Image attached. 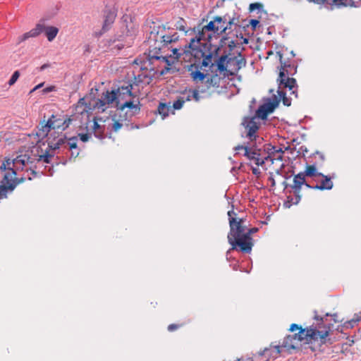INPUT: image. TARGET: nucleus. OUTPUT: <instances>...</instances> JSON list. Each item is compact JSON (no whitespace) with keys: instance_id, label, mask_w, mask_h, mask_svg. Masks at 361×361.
<instances>
[{"instance_id":"obj_44","label":"nucleus","mask_w":361,"mask_h":361,"mask_svg":"<svg viewBox=\"0 0 361 361\" xmlns=\"http://www.w3.org/2000/svg\"><path fill=\"white\" fill-rule=\"evenodd\" d=\"M184 23L185 20L183 18H180L176 24V28L181 31H185Z\"/></svg>"},{"instance_id":"obj_11","label":"nucleus","mask_w":361,"mask_h":361,"mask_svg":"<svg viewBox=\"0 0 361 361\" xmlns=\"http://www.w3.org/2000/svg\"><path fill=\"white\" fill-rule=\"evenodd\" d=\"M116 109L123 111L126 108L129 109V111L126 112V119H130L133 116L138 114L140 112V102L137 99L136 103L132 100H126L121 102H117Z\"/></svg>"},{"instance_id":"obj_30","label":"nucleus","mask_w":361,"mask_h":361,"mask_svg":"<svg viewBox=\"0 0 361 361\" xmlns=\"http://www.w3.org/2000/svg\"><path fill=\"white\" fill-rule=\"evenodd\" d=\"M203 60L202 62V65L204 67L213 66L214 63H212V59L214 57V54H211L210 52L208 54H205L202 53Z\"/></svg>"},{"instance_id":"obj_36","label":"nucleus","mask_w":361,"mask_h":361,"mask_svg":"<svg viewBox=\"0 0 361 361\" xmlns=\"http://www.w3.org/2000/svg\"><path fill=\"white\" fill-rule=\"evenodd\" d=\"M191 98H193L196 102L200 101V97L199 95V90H189V94L185 98L186 101H190Z\"/></svg>"},{"instance_id":"obj_39","label":"nucleus","mask_w":361,"mask_h":361,"mask_svg":"<svg viewBox=\"0 0 361 361\" xmlns=\"http://www.w3.org/2000/svg\"><path fill=\"white\" fill-rule=\"evenodd\" d=\"M227 38H224L220 41V44L218 47H215L214 50H212L210 53L214 54V57H217L220 54L221 51V47L225 44L224 40H226Z\"/></svg>"},{"instance_id":"obj_40","label":"nucleus","mask_w":361,"mask_h":361,"mask_svg":"<svg viewBox=\"0 0 361 361\" xmlns=\"http://www.w3.org/2000/svg\"><path fill=\"white\" fill-rule=\"evenodd\" d=\"M20 75V74L19 71H16L13 72V73L12 74L10 80L8 82V84L9 85V86H12V85H13L16 83V82L19 78Z\"/></svg>"},{"instance_id":"obj_31","label":"nucleus","mask_w":361,"mask_h":361,"mask_svg":"<svg viewBox=\"0 0 361 361\" xmlns=\"http://www.w3.org/2000/svg\"><path fill=\"white\" fill-rule=\"evenodd\" d=\"M283 88L279 89L278 87L277 93L280 98L282 99L283 105L290 106L291 104V99L286 97V92L283 90Z\"/></svg>"},{"instance_id":"obj_47","label":"nucleus","mask_w":361,"mask_h":361,"mask_svg":"<svg viewBox=\"0 0 361 361\" xmlns=\"http://www.w3.org/2000/svg\"><path fill=\"white\" fill-rule=\"evenodd\" d=\"M78 136L80 137L81 141L85 142L89 140L90 137H91V135L88 133H79Z\"/></svg>"},{"instance_id":"obj_20","label":"nucleus","mask_w":361,"mask_h":361,"mask_svg":"<svg viewBox=\"0 0 361 361\" xmlns=\"http://www.w3.org/2000/svg\"><path fill=\"white\" fill-rule=\"evenodd\" d=\"M268 102H266L262 104L265 110L267 111L268 114L272 113L275 108L278 106L280 99H279L276 95H274L271 99H268Z\"/></svg>"},{"instance_id":"obj_24","label":"nucleus","mask_w":361,"mask_h":361,"mask_svg":"<svg viewBox=\"0 0 361 361\" xmlns=\"http://www.w3.org/2000/svg\"><path fill=\"white\" fill-rule=\"evenodd\" d=\"M5 166H6L8 171L6 173H12L13 178H16V162L15 159H11L9 158H5V160L3 161Z\"/></svg>"},{"instance_id":"obj_2","label":"nucleus","mask_w":361,"mask_h":361,"mask_svg":"<svg viewBox=\"0 0 361 361\" xmlns=\"http://www.w3.org/2000/svg\"><path fill=\"white\" fill-rule=\"evenodd\" d=\"M47 142L48 147L45 153L40 155L38 159L44 163L49 164L51 159L54 157L55 154H63L66 149L71 151L69 160H71L73 158L75 159L80 154L77 145V137H72L67 139L66 135H61L53 137V140H51V137H49L47 138Z\"/></svg>"},{"instance_id":"obj_12","label":"nucleus","mask_w":361,"mask_h":361,"mask_svg":"<svg viewBox=\"0 0 361 361\" xmlns=\"http://www.w3.org/2000/svg\"><path fill=\"white\" fill-rule=\"evenodd\" d=\"M116 17V14L114 11H113L111 9L106 10L104 11V23L102 25V29L99 32H94V36L96 37H100L102 35H103L105 32L109 31L113 25V23L115 21Z\"/></svg>"},{"instance_id":"obj_22","label":"nucleus","mask_w":361,"mask_h":361,"mask_svg":"<svg viewBox=\"0 0 361 361\" xmlns=\"http://www.w3.org/2000/svg\"><path fill=\"white\" fill-rule=\"evenodd\" d=\"M30 157L26 154H20L15 158L16 170H23V167L30 161Z\"/></svg>"},{"instance_id":"obj_56","label":"nucleus","mask_w":361,"mask_h":361,"mask_svg":"<svg viewBox=\"0 0 361 361\" xmlns=\"http://www.w3.org/2000/svg\"><path fill=\"white\" fill-rule=\"evenodd\" d=\"M54 90H55V87L54 86H49V87H47L44 88L43 90V92L44 93H48V92L54 91Z\"/></svg>"},{"instance_id":"obj_8","label":"nucleus","mask_w":361,"mask_h":361,"mask_svg":"<svg viewBox=\"0 0 361 361\" xmlns=\"http://www.w3.org/2000/svg\"><path fill=\"white\" fill-rule=\"evenodd\" d=\"M304 330H300L298 333L286 336L284 338L283 343L280 344L282 350L291 353V350L298 349L300 345V342L305 341V338H302Z\"/></svg>"},{"instance_id":"obj_29","label":"nucleus","mask_w":361,"mask_h":361,"mask_svg":"<svg viewBox=\"0 0 361 361\" xmlns=\"http://www.w3.org/2000/svg\"><path fill=\"white\" fill-rule=\"evenodd\" d=\"M301 200L300 193H294V196H288L287 202L284 204L290 207L292 204H297Z\"/></svg>"},{"instance_id":"obj_38","label":"nucleus","mask_w":361,"mask_h":361,"mask_svg":"<svg viewBox=\"0 0 361 361\" xmlns=\"http://www.w3.org/2000/svg\"><path fill=\"white\" fill-rule=\"evenodd\" d=\"M203 38V36L202 35H200L199 37H195V38H192L190 39V42L188 44V47L192 50H195L197 49V45L195 44H198L200 42V41Z\"/></svg>"},{"instance_id":"obj_3","label":"nucleus","mask_w":361,"mask_h":361,"mask_svg":"<svg viewBox=\"0 0 361 361\" xmlns=\"http://www.w3.org/2000/svg\"><path fill=\"white\" fill-rule=\"evenodd\" d=\"M314 319L318 322L317 325L312 324L310 326H307L306 328H302V326H298L296 324H293L290 325L289 331L291 332H294L296 330L300 331V330H304V334L302 338H305V341L307 342L314 341H319L321 344H325L327 342H329L330 344L332 343L330 338L327 339V337L329 335L330 326H326L324 330H320L322 328L321 324L324 322V318L321 317L318 315L317 312L315 310L314 312Z\"/></svg>"},{"instance_id":"obj_19","label":"nucleus","mask_w":361,"mask_h":361,"mask_svg":"<svg viewBox=\"0 0 361 361\" xmlns=\"http://www.w3.org/2000/svg\"><path fill=\"white\" fill-rule=\"evenodd\" d=\"M203 82L205 84V88L200 89V91L201 92H205L212 87H219V79L217 74L211 76H208V75H207V78H205Z\"/></svg>"},{"instance_id":"obj_48","label":"nucleus","mask_w":361,"mask_h":361,"mask_svg":"<svg viewBox=\"0 0 361 361\" xmlns=\"http://www.w3.org/2000/svg\"><path fill=\"white\" fill-rule=\"evenodd\" d=\"M123 124L119 121L114 122L111 126V130L114 132H117L121 127Z\"/></svg>"},{"instance_id":"obj_32","label":"nucleus","mask_w":361,"mask_h":361,"mask_svg":"<svg viewBox=\"0 0 361 361\" xmlns=\"http://www.w3.org/2000/svg\"><path fill=\"white\" fill-rule=\"evenodd\" d=\"M155 60H159L164 62L167 66H170L175 63V60L172 59V55L170 56H154L153 55Z\"/></svg>"},{"instance_id":"obj_16","label":"nucleus","mask_w":361,"mask_h":361,"mask_svg":"<svg viewBox=\"0 0 361 361\" xmlns=\"http://www.w3.org/2000/svg\"><path fill=\"white\" fill-rule=\"evenodd\" d=\"M302 185H305L308 188H311V185L306 182L305 177L300 172L294 176L293 184L290 185V187L294 190V193H300Z\"/></svg>"},{"instance_id":"obj_35","label":"nucleus","mask_w":361,"mask_h":361,"mask_svg":"<svg viewBox=\"0 0 361 361\" xmlns=\"http://www.w3.org/2000/svg\"><path fill=\"white\" fill-rule=\"evenodd\" d=\"M185 102L186 100L183 97H179L177 100L173 102L172 113L174 114V110L180 109Z\"/></svg>"},{"instance_id":"obj_51","label":"nucleus","mask_w":361,"mask_h":361,"mask_svg":"<svg viewBox=\"0 0 361 361\" xmlns=\"http://www.w3.org/2000/svg\"><path fill=\"white\" fill-rule=\"evenodd\" d=\"M72 121L73 119L71 118L66 119L62 123V130L66 129L70 126Z\"/></svg>"},{"instance_id":"obj_33","label":"nucleus","mask_w":361,"mask_h":361,"mask_svg":"<svg viewBox=\"0 0 361 361\" xmlns=\"http://www.w3.org/2000/svg\"><path fill=\"white\" fill-rule=\"evenodd\" d=\"M268 113L265 110L264 107L262 105H260L256 111L255 121L256 122V118H261L262 120L266 119L267 117Z\"/></svg>"},{"instance_id":"obj_4","label":"nucleus","mask_w":361,"mask_h":361,"mask_svg":"<svg viewBox=\"0 0 361 361\" xmlns=\"http://www.w3.org/2000/svg\"><path fill=\"white\" fill-rule=\"evenodd\" d=\"M277 54L279 56L281 63L279 78H277L279 89L288 88L290 91V94H294L297 98L298 85L295 79L290 76L294 75L297 73L298 65L295 61H283V54L280 51H278Z\"/></svg>"},{"instance_id":"obj_25","label":"nucleus","mask_w":361,"mask_h":361,"mask_svg":"<svg viewBox=\"0 0 361 361\" xmlns=\"http://www.w3.org/2000/svg\"><path fill=\"white\" fill-rule=\"evenodd\" d=\"M171 109V106H170V103L166 104L161 102L158 106L157 112L161 116L162 119H164L166 117L169 116Z\"/></svg>"},{"instance_id":"obj_64","label":"nucleus","mask_w":361,"mask_h":361,"mask_svg":"<svg viewBox=\"0 0 361 361\" xmlns=\"http://www.w3.org/2000/svg\"><path fill=\"white\" fill-rule=\"evenodd\" d=\"M0 171H8L6 166H5V165L4 164V162L2 163V164L0 166Z\"/></svg>"},{"instance_id":"obj_6","label":"nucleus","mask_w":361,"mask_h":361,"mask_svg":"<svg viewBox=\"0 0 361 361\" xmlns=\"http://www.w3.org/2000/svg\"><path fill=\"white\" fill-rule=\"evenodd\" d=\"M243 226L244 227L243 231L240 232L238 236H232L231 241H228L232 247L227 252V255L234 250L247 254L251 252L253 247L251 235L258 231V228H247L244 223H243Z\"/></svg>"},{"instance_id":"obj_27","label":"nucleus","mask_w":361,"mask_h":361,"mask_svg":"<svg viewBox=\"0 0 361 361\" xmlns=\"http://www.w3.org/2000/svg\"><path fill=\"white\" fill-rule=\"evenodd\" d=\"M268 352L267 350H263L261 352H259L257 354L254 355L253 357L248 359L249 361H269L270 359V356H266V353Z\"/></svg>"},{"instance_id":"obj_18","label":"nucleus","mask_w":361,"mask_h":361,"mask_svg":"<svg viewBox=\"0 0 361 361\" xmlns=\"http://www.w3.org/2000/svg\"><path fill=\"white\" fill-rule=\"evenodd\" d=\"M318 176L322 177L323 179L319 184L311 185V189L324 190H331L333 188L334 184L331 180V178L322 173H318Z\"/></svg>"},{"instance_id":"obj_45","label":"nucleus","mask_w":361,"mask_h":361,"mask_svg":"<svg viewBox=\"0 0 361 361\" xmlns=\"http://www.w3.org/2000/svg\"><path fill=\"white\" fill-rule=\"evenodd\" d=\"M173 55L172 59H174L175 61L178 60L182 54L179 51V49L177 48H174L172 49Z\"/></svg>"},{"instance_id":"obj_50","label":"nucleus","mask_w":361,"mask_h":361,"mask_svg":"<svg viewBox=\"0 0 361 361\" xmlns=\"http://www.w3.org/2000/svg\"><path fill=\"white\" fill-rule=\"evenodd\" d=\"M361 320V312L360 313V315L355 314L354 318L350 321L348 323L351 325V326H353V324L357 323Z\"/></svg>"},{"instance_id":"obj_62","label":"nucleus","mask_w":361,"mask_h":361,"mask_svg":"<svg viewBox=\"0 0 361 361\" xmlns=\"http://www.w3.org/2000/svg\"><path fill=\"white\" fill-rule=\"evenodd\" d=\"M275 152H276L275 154H281L283 155V151L282 148H276V151H275Z\"/></svg>"},{"instance_id":"obj_5","label":"nucleus","mask_w":361,"mask_h":361,"mask_svg":"<svg viewBox=\"0 0 361 361\" xmlns=\"http://www.w3.org/2000/svg\"><path fill=\"white\" fill-rule=\"evenodd\" d=\"M133 85L128 84L126 86H121L117 89L111 90V91L106 90L104 92L101 98L97 100L95 107L104 111L106 105L115 103L116 107L117 102H125L128 100V97L135 98L136 95L132 92Z\"/></svg>"},{"instance_id":"obj_17","label":"nucleus","mask_w":361,"mask_h":361,"mask_svg":"<svg viewBox=\"0 0 361 361\" xmlns=\"http://www.w3.org/2000/svg\"><path fill=\"white\" fill-rule=\"evenodd\" d=\"M230 53L227 50H224L219 59L215 61V64L217 67V71L221 73L227 71V65L231 61V59L228 57Z\"/></svg>"},{"instance_id":"obj_59","label":"nucleus","mask_w":361,"mask_h":361,"mask_svg":"<svg viewBox=\"0 0 361 361\" xmlns=\"http://www.w3.org/2000/svg\"><path fill=\"white\" fill-rule=\"evenodd\" d=\"M49 67H51V64L50 63H44L42 66L39 67V71H42L45 70L47 68H49Z\"/></svg>"},{"instance_id":"obj_49","label":"nucleus","mask_w":361,"mask_h":361,"mask_svg":"<svg viewBox=\"0 0 361 361\" xmlns=\"http://www.w3.org/2000/svg\"><path fill=\"white\" fill-rule=\"evenodd\" d=\"M182 326L183 324H171L168 326L167 329L169 331H173Z\"/></svg>"},{"instance_id":"obj_9","label":"nucleus","mask_w":361,"mask_h":361,"mask_svg":"<svg viewBox=\"0 0 361 361\" xmlns=\"http://www.w3.org/2000/svg\"><path fill=\"white\" fill-rule=\"evenodd\" d=\"M233 209L228 212V221H229V226L230 231L228 234V241H231L232 236H238L239 233L243 231V223L245 222L243 219H237L235 216L237 215L236 213L233 211V205H232Z\"/></svg>"},{"instance_id":"obj_42","label":"nucleus","mask_w":361,"mask_h":361,"mask_svg":"<svg viewBox=\"0 0 361 361\" xmlns=\"http://www.w3.org/2000/svg\"><path fill=\"white\" fill-rule=\"evenodd\" d=\"M94 135L100 140L106 137V135L104 134V127L101 128V130H96V131H94Z\"/></svg>"},{"instance_id":"obj_61","label":"nucleus","mask_w":361,"mask_h":361,"mask_svg":"<svg viewBox=\"0 0 361 361\" xmlns=\"http://www.w3.org/2000/svg\"><path fill=\"white\" fill-rule=\"evenodd\" d=\"M101 128H102V126H101L99 124H98V123L97 121L94 122V126H93L94 131H96V130H101Z\"/></svg>"},{"instance_id":"obj_58","label":"nucleus","mask_w":361,"mask_h":361,"mask_svg":"<svg viewBox=\"0 0 361 361\" xmlns=\"http://www.w3.org/2000/svg\"><path fill=\"white\" fill-rule=\"evenodd\" d=\"M252 172L254 175L259 176L260 174V171L258 168L252 167Z\"/></svg>"},{"instance_id":"obj_34","label":"nucleus","mask_w":361,"mask_h":361,"mask_svg":"<svg viewBox=\"0 0 361 361\" xmlns=\"http://www.w3.org/2000/svg\"><path fill=\"white\" fill-rule=\"evenodd\" d=\"M235 17L229 18V20L226 26L223 27V25H221V28H222V30L220 31V34L226 33L228 30L231 29L232 25H237V23L235 22Z\"/></svg>"},{"instance_id":"obj_7","label":"nucleus","mask_w":361,"mask_h":361,"mask_svg":"<svg viewBox=\"0 0 361 361\" xmlns=\"http://www.w3.org/2000/svg\"><path fill=\"white\" fill-rule=\"evenodd\" d=\"M42 32H45L47 39L49 42H51L56 37L59 32V29L56 27L45 26L41 23H38L35 28L21 35L19 37V42H23L30 37H35Z\"/></svg>"},{"instance_id":"obj_63","label":"nucleus","mask_w":361,"mask_h":361,"mask_svg":"<svg viewBox=\"0 0 361 361\" xmlns=\"http://www.w3.org/2000/svg\"><path fill=\"white\" fill-rule=\"evenodd\" d=\"M269 180L271 182V186L274 187L276 184L274 178L272 176H271L269 178Z\"/></svg>"},{"instance_id":"obj_43","label":"nucleus","mask_w":361,"mask_h":361,"mask_svg":"<svg viewBox=\"0 0 361 361\" xmlns=\"http://www.w3.org/2000/svg\"><path fill=\"white\" fill-rule=\"evenodd\" d=\"M263 5L260 3H252L250 4L249 9L250 11L252 12L255 11V9H257L259 11L262 10Z\"/></svg>"},{"instance_id":"obj_13","label":"nucleus","mask_w":361,"mask_h":361,"mask_svg":"<svg viewBox=\"0 0 361 361\" xmlns=\"http://www.w3.org/2000/svg\"><path fill=\"white\" fill-rule=\"evenodd\" d=\"M54 116L52 115L51 117L50 118L48 119V121L46 122V123L43 126H42V128L39 129V133L37 134L39 136H41V135H45V136H47L48 137H49V136H48L49 135V133L51 131V129H60L61 128L62 129V126L60 125V123H58V120H53L54 118ZM51 137V140H53V138H51V135H50Z\"/></svg>"},{"instance_id":"obj_52","label":"nucleus","mask_w":361,"mask_h":361,"mask_svg":"<svg viewBox=\"0 0 361 361\" xmlns=\"http://www.w3.org/2000/svg\"><path fill=\"white\" fill-rule=\"evenodd\" d=\"M162 42L164 43V45H167L169 44L172 43V40L170 39V35H164L161 37Z\"/></svg>"},{"instance_id":"obj_60","label":"nucleus","mask_w":361,"mask_h":361,"mask_svg":"<svg viewBox=\"0 0 361 361\" xmlns=\"http://www.w3.org/2000/svg\"><path fill=\"white\" fill-rule=\"evenodd\" d=\"M274 160H280V161H282L283 160V155L279 154H275L274 157H273V161Z\"/></svg>"},{"instance_id":"obj_23","label":"nucleus","mask_w":361,"mask_h":361,"mask_svg":"<svg viewBox=\"0 0 361 361\" xmlns=\"http://www.w3.org/2000/svg\"><path fill=\"white\" fill-rule=\"evenodd\" d=\"M194 66H195V65L191 64L188 67V71H192L190 75H191V77H192V80L194 81H195V82L201 81V82H203V81L205 80V78H207V74H204V73H202L199 70H196L195 71H192V68Z\"/></svg>"},{"instance_id":"obj_14","label":"nucleus","mask_w":361,"mask_h":361,"mask_svg":"<svg viewBox=\"0 0 361 361\" xmlns=\"http://www.w3.org/2000/svg\"><path fill=\"white\" fill-rule=\"evenodd\" d=\"M310 3H314L317 4H329L331 6H336L338 8L341 6H351L357 7L354 0H307Z\"/></svg>"},{"instance_id":"obj_28","label":"nucleus","mask_w":361,"mask_h":361,"mask_svg":"<svg viewBox=\"0 0 361 361\" xmlns=\"http://www.w3.org/2000/svg\"><path fill=\"white\" fill-rule=\"evenodd\" d=\"M305 177H316L318 176V172L317 171V168L314 165H307L306 170L303 172H301Z\"/></svg>"},{"instance_id":"obj_10","label":"nucleus","mask_w":361,"mask_h":361,"mask_svg":"<svg viewBox=\"0 0 361 361\" xmlns=\"http://www.w3.org/2000/svg\"><path fill=\"white\" fill-rule=\"evenodd\" d=\"M20 183L18 178H13L12 173H5L0 184V200L6 198L7 194L14 190Z\"/></svg>"},{"instance_id":"obj_41","label":"nucleus","mask_w":361,"mask_h":361,"mask_svg":"<svg viewBox=\"0 0 361 361\" xmlns=\"http://www.w3.org/2000/svg\"><path fill=\"white\" fill-rule=\"evenodd\" d=\"M161 48L154 47V49H150L149 51V59H154L153 55L154 56H161Z\"/></svg>"},{"instance_id":"obj_1","label":"nucleus","mask_w":361,"mask_h":361,"mask_svg":"<svg viewBox=\"0 0 361 361\" xmlns=\"http://www.w3.org/2000/svg\"><path fill=\"white\" fill-rule=\"evenodd\" d=\"M241 125L244 130L241 131L240 135L249 141L235 147L233 149L244 150L243 156L257 166H263L266 161L273 163V157L275 156L277 147L271 144L262 145L263 138L258 135L259 124L255 121V118L245 117Z\"/></svg>"},{"instance_id":"obj_37","label":"nucleus","mask_w":361,"mask_h":361,"mask_svg":"<svg viewBox=\"0 0 361 361\" xmlns=\"http://www.w3.org/2000/svg\"><path fill=\"white\" fill-rule=\"evenodd\" d=\"M329 316H331V317H333V319H334V322H338V320H337L338 314L336 313H334L333 314H330L329 313H326L324 317L320 316L321 317L324 318V322H323V324H321L322 328L319 329L320 330H324L325 329V326H330V329L331 328V326H332L331 324H325V321L326 320V317H329Z\"/></svg>"},{"instance_id":"obj_55","label":"nucleus","mask_w":361,"mask_h":361,"mask_svg":"<svg viewBox=\"0 0 361 361\" xmlns=\"http://www.w3.org/2000/svg\"><path fill=\"white\" fill-rule=\"evenodd\" d=\"M178 35L177 32H174V34L173 35H170V39L169 40H172V42H176L178 39Z\"/></svg>"},{"instance_id":"obj_15","label":"nucleus","mask_w":361,"mask_h":361,"mask_svg":"<svg viewBox=\"0 0 361 361\" xmlns=\"http://www.w3.org/2000/svg\"><path fill=\"white\" fill-rule=\"evenodd\" d=\"M128 32L129 31L128 30L126 36H124L123 35H116L115 38L114 39H111L113 44H114L116 42H118L114 46V47L117 48L118 50L122 49L125 46L130 47L133 38L131 37V35L130 36L128 35Z\"/></svg>"},{"instance_id":"obj_53","label":"nucleus","mask_w":361,"mask_h":361,"mask_svg":"<svg viewBox=\"0 0 361 361\" xmlns=\"http://www.w3.org/2000/svg\"><path fill=\"white\" fill-rule=\"evenodd\" d=\"M250 25L252 27V29L253 30H255L257 26L259 24V21L258 20H257V19H252L250 21Z\"/></svg>"},{"instance_id":"obj_46","label":"nucleus","mask_w":361,"mask_h":361,"mask_svg":"<svg viewBox=\"0 0 361 361\" xmlns=\"http://www.w3.org/2000/svg\"><path fill=\"white\" fill-rule=\"evenodd\" d=\"M214 22L218 24L225 23L226 22V16H215L214 18Z\"/></svg>"},{"instance_id":"obj_21","label":"nucleus","mask_w":361,"mask_h":361,"mask_svg":"<svg viewBox=\"0 0 361 361\" xmlns=\"http://www.w3.org/2000/svg\"><path fill=\"white\" fill-rule=\"evenodd\" d=\"M268 350V352L266 353V356L271 355L270 359L277 357V356L279 355H280L281 353V352H283V350L281 349V346H280V344H278V345L271 344L269 348H265L264 349V350Z\"/></svg>"},{"instance_id":"obj_54","label":"nucleus","mask_w":361,"mask_h":361,"mask_svg":"<svg viewBox=\"0 0 361 361\" xmlns=\"http://www.w3.org/2000/svg\"><path fill=\"white\" fill-rule=\"evenodd\" d=\"M171 70V68L169 66L165 67L160 71V75H166V73H169Z\"/></svg>"},{"instance_id":"obj_26","label":"nucleus","mask_w":361,"mask_h":361,"mask_svg":"<svg viewBox=\"0 0 361 361\" xmlns=\"http://www.w3.org/2000/svg\"><path fill=\"white\" fill-rule=\"evenodd\" d=\"M214 20H211L207 25L203 27L202 32H200L199 35L203 36L204 31H212L214 33H219L221 27L216 26Z\"/></svg>"},{"instance_id":"obj_57","label":"nucleus","mask_w":361,"mask_h":361,"mask_svg":"<svg viewBox=\"0 0 361 361\" xmlns=\"http://www.w3.org/2000/svg\"><path fill=\"white\" fill-rule=\"evenodd\" d=\"M229 51H228L229 53L231 51H232L235 47V42L233 40H231L228 44Z\"/></svg>"}]
</instances>
